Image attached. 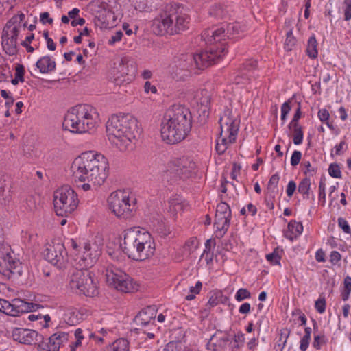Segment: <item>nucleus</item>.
Returning a JSON list of instances; mask_svg holds the SVG:
<instances>
[{"mask_svg":"<svg viewBox=\"0 0 351 351\" xmlns=\"http://www.w3.org/2000/svg\"><path fill=\"white\" fill-rule=\"evenodd\" d=\"M296 189V184L293 180H291L289 182L287 186V195L289 197H292Z\"/></svg>","mask_w":351,"mask_h":351,"instance_id":"nucleus-61","label":"nucleus"},{"mask_svg":"<svg viewBox=\"0 0 351 351\" xmlns=\"http://www.w3.org/2000/svg\"><path fill=\"white\" fill-rule=\"evenodd\" d=\"M97 281L88 269H73L69 278V286L78 293L88 297L98 294Z\"/></svg>","mask_w":351,"mask_h":351,"instance_id":"nucleus-7","label":"nucleus"},{"mask_svg":"<svg viewBox=\"0 0 351 351\" xmlns=\"http://www.w3.org/2000/svg\"><path fill=\"white\" fill-rule=\"evenodd\" d=\"M28 319L30 321H38L39 319H43L44 324L43 328H47L49 326L48 323L51 320L49 315H42L41 314H30L28 315Z\"/></svg>","mask_w":351,"mask_h":351,"instance_id":"nucleus-38","label":"nucleus"},{"mask_svg":"<svg viewBox=\"0 0 351 351\" xmlns=\"http://www.w3.org/2000/svg\"><path fill=\"white\" fill-rule=\"evenodd\" d=\"M225 47L215 49V47H207L199 53L182 55L176 58L169 66V73L176 81H184L196 70H204L221 58Z\"/></svg>","mask_w":351,"mask_h":351,"instance_id":"nucleus-3","label":"nucleus"},{"mask_svg":"<svg viewBox=\"0 0 351 351\" xmlns=\"http://www.w3.org/2000/svg\"><path fill=\"white\" fill-rule=\"evenodd\" d=\"M250 292L247 289L245 288L239 289L235 294V299L238 302H241L245 299L250 298Z\"/></svg>","mask_w":351,"mask_h":351,"instance_id":"nucleus-42","label":"nucleus"},{"mask_svg":"<svg viewBox=\"0 0 351 351\" xmlns=\"http://www.w3.org/2000/svg\"><path fill=\"white\" fill-rule=\"evenodd\" d=\"M67 253L63 243L53 242L45 250V258L52 265L62 268L64 266L67 260Z\"/></svg>","mask_w":351,"mask_h":351,"instance_id":"nucleus-17","label":"nucleus"},{"mask_svg":"<svg viewBox=\"0 0 351 351\" xmlns=\"http://www.w3.org/2000/svg\"><path fill=\"white\" fill-rule=\"evenodd\" d=\"M231 217L215 215L214 225L217 229V237L221 238L230 227Z\"/></svg>","mask_w":351,"mask_h":351,"instance_id":"nucleus-25","label":"nucleus"},{"mask_svg":"<svg viewBox=\"0 0 351 351\" xmlns=\"http://www.w3.org/2000/svg\"><path fill=\"white\" fill-rule=\"evenodd\" d=\"M123 36V32L121 31H117L114 33V34L112 35L110 38L108 40L109 45H114L117 42H119L121 40Z\"/></svg>","mask_w":351,"mask_h":351,"instance_id":"nucleus-58","label":"nucleus"},{"mask_svg":"<svg viewBox=\"0 0 351 351\" xmlns=\"http://www.w3.org/2000/svg\"><path fill=\"white\" fill-rule=\"evenodd\" d=\"M267 260L274 265H279L281 259L276 250H274L272 253L266 255Z\"/></svg>","mask_w":351,"mask_h":351,"instance_id":"nucleus-48","label":"nucleus"},{"mask_svg":"<svg viewBox=\"0 0 351 351\" xmlns=\"http://www.w3.org/2000/svg\"><path fill=\"white\" fill-rule=\"evenodd\" d=\"M311 339L307 337H304L300 340V349L302 351H306L308 347Z\"/></svg>","mask_w":351,"mask_h":351,"instance_id":"nucleus-64","label":"nucleus"},{"mask_svg":"<svg viewBox=\"0 0 351 351\" xmlns=\"http://www.w3.org/2000/svg\"><path fill=\"white\" fill-rule=\"evenodd\" d=\"M245 335L243 332H240L234 336V341L237 344L235 346L236 348H239L243 346L245 343Z\"/></svg>","mask_w":351,"mask_h":351,"instance_id":"nucleus-57","label":"nucleus"},{"mask_svg":"<svg viewBox=\"0 0 351 351\" xmlns=\"http://www.w3.org/2000/svg\"><path fill=\"white\" fill-rule=\"evenodd\" d=\"M291 110V106L289 105V101L285 102L281 106V119L285 121L287 119V116Z\"/></svg>","mask_w":351,"mask_h":351,"instance_id":"nucleus-53","label":"nucleus"},{"mask_svg":"<svg viewBox=\"0 0 351 351\" xmlns=\"http://www.w3.org/2000/svg\"><path fill=\"white\" fill-rule=\"evenodd\" d=\"M326 299L324 296H320L315 303V308L319 313H323L326 311Z\"/></svg>","mask_w":351,"mask_h":351,"instance_id":"nucleus-44","label":"nucleus"},{"mask_svg":"<svg viewBox=\"0 0 351 351\" xmlns=\"http://www.w3.org/2000/svg\"><path fill=\"white\" fill-rule=\"evenodd\" d=\"M257 66V61L254 60H249L244 62L242 65L243 71H250L254 70Z\"/></svg>","mask_w":351,"mask_h":351,"instance_id":"nucleus-50","label":"nucleus"},{"mask_svg":"<svg viewBox=\"0 0 351 351\" xmlns=\"http://www.w3.org/2000/svg\"><path fill=\"white\" fill-rule=\"evenodd\" d=\"M110 351H129V342L123 338L117 339L110 346Z\"/></svg>","mask_w":351,"mask_h":351,"instance_id":"nucleus-33","label":"nucleus"},{"mask_svg":"<svg viewBox=\"0 0 351 351\" xmlns=\"http://www.w3.org/2000/svg\"><path fill=\"white\" fill-rule=\"evenodd\" d=\"M120 246L130 258L138 261L149 258L155 252V243L152 235L136 227L123 232V241Z\"/></svg>","mask_w":351,"mask_h":351,"instance_id":"nucleus-5","label":"nucleus"},{"mask_svg":"<svg viewBox=\"0 0 351 351\" xmlns=\"http://www.w3.org/2000/svg\"><path fill=\"white\" fill-rule=\"evenodd\" d=\"M329 175L335 178H341V171L339 165L336 163L330 164L328 168Z\"/></svg>","mask_w":351,"mask_h":351,"instance_id":"nucleus-43","label":"nucleus"},{"mask_svg":"<svg viewBox=\"0 0 351 351\" xmlns=\"http://www.w3.org/2000/svg\"><path fill=\"white\" fill-rule=\"evenodd\" d=\"M95 109L87 104L71 108L64 116L63 128L74 133H85L93 129L98 119Z\"/></svg>","mask_w":351,"mask_h":351,"instance_id":"nucleus-6","label":"nucleus"},{"mask_svg":"<svg viewBox=\"0 0 351 351\" xmlns=\"http://www.w3.org/2000/svg\"><path fill=\"white\" fill-rule=\"evenodd\" d=\"M12 337L14 341L24 345H33L43 339V336L37 331L19 327L12 329Z\"/></svg>","mask_w":351,"mask_h":351,"instance_id":"nucleus-19","label":"nucleus"},{"mask_svg":"<svg viewBox=\"0 0 351 351\" xmlns=\"http://www.w3.org/2000/svg\"><path fill=\"white\" fill-rule=\"evenodd\" d=\"M222 295L220 293H213L209 298V300L208 302V304L211 307H214L217 306L221 299Z\"/></svg>","mask_w":351,"mask_h":351,"instance_id":"nucleus-51","label":"nucleus"},{"mask_svg":"<svg viewBox=\"0 0 351 351\" xmlns=\"http://www.w3.org/2000/svg\"><path fill=\"white\" fill-rule=\"evenodd\" d=\"M37 306L36 304L27 302L19 298H15L12 302L0 299V312L13 317L33 311Z\"/></svg>","mask_w":351,"mask_h":351,"instance_id":"nucleus-15","label":"nucleus"},{"mask_svg":"<svg viewBox=\"0 0 351 351\" xmlns=\"http://www.w3.org/2000/svg\"><path fill=\"white\" fill-rule=\"evenodd\" d=\"M168 9L170 19L172 20L170 25L172 26L173 35L186 29L189 23L188 16L183 13L176 4H168ZM170 28L171 29V27Z\"/></svg>","mask_w":351,"mask_h":351,"instance_id":"nucleus-18","label":"nucleus"},{"mask_svg":"<svg viewBox=\"0 0 351 351\" xmlns=\"http://www.w3.org/2000/svg\"><path fill=\"white\" fill-rule=\"evenodd\" d=\"M210 14L217 18H223L226 12L221 5L216 4L211 7Z\"/></svg>","mask_w":351,"mask_h":351,"instance_id":"nucleus-39","label":"nucleus"},{"mask_svg":"<svg viewBox=\"0 0 351 351\" xmlns=\"http://www.w3.org/2000/svg\"><path fill=\"white\" fill-rule=\"evenodd\" d=\"M5 180L0 178V204H5L6 199L5 197Z\"/></svg>","mask_w":351,"mask_h":351,"instance_id":"nucleus-59","label":"nucleus"},{"mask_svg":"<svg viewBox=\"0 0 351 351\" xmlns=\"http://www.w3.org/2000/svg\"><path fill=\"white\" fill-rule=\"evenodd\" d=\"M110 210L118 218L128 219L133 215L136 210V199L121 191L112 193L108 198Z\"/></svg>","mask_w":351,"mask_h":351,"instance_id":"nucleus-10","label":"nucleus"},{"mask_svg":"<svg viewBox=\"0 0 351 351\" xmlns=\"http://www.w3.org/2000/svg\"><path fill=\"white\" fill-rule=\"evenodd\" d=\"M25 68L23 64H17L15 68V77L11 80V83L16 86L19 82H24Z\"/></svg>","mask_w":351,"mask_h":351,"instance_id":"nucleus-35","label":"nucleus"},{"mask_svg":"<svg viewBox=\"0 0 351 351\" xmlns=\"http://www.w3.org/2000/svg\"><path fill=\"white\" fill-rule=\"evenodd\" d=\"M302 231V223L292 220L288 223V230L285 232V237L292 241L300 235Z\"/></svg>","mask_w":351,"mask_h":351,"instance_id":"nucleus-28","label":"nucleus"},{"mask_svg":"<svg viewBox=\"0 0 351 351\" xmlns=\"http://www.w3.org/2000/svg\"><path fill=\"white\" fill-rule=\"evenodd\" d=\"M168 5L161 10L158 15L152 21L151 29L154 34L158 36L173 35V29L170 24L172 20L168 12Z\"/></svg>","mask_w":351,"mask_h":351,"instance_id":"nucleus-16","label":"nucleus"},{"mask_svg":"<svg viewBox=\"0 0 351 351\" xmlns=\"http://www.w3.org/2000/svg\"><path fill=\"white\" fill-rule=\"evenodd\" d=\"M302 116V112H301V106L300 104H298V108L293 115V117L292 120L290 121L289 125H299L298 121L300 119Z\"/></svg>","mask_w":351,"mask_h":351,"instance_id":"nucleus-56","label":"nucleus"},{"mask_svg":"<svg viewBox=\"0 0 351 351\" xmlns=\"http://www.w3.org/2000/svg\"><path fill=\"white\" fill-rule=\"evenodd\" d=\"M338 225H339V228H341L345 233H347V234L350 233V226H349L348 221L345 219H343L342 217H339L338 219Z\"/></svg>","mask_w":351,"mask_h":351,"instance_id":"nucleus-55","label":"nucleus"},{"mask_svg":"<svg viewBox=\"0 0 351 351\" xmlns=\"http://www.w3.org/2000/svg\"><path fill=\"white\" fill-rule=\"evenodd\" d=\"M326 343V338L325 337L324 335H315L314 336V341L313 343V346L315 349L319 350L321 348V346Z\"/></svg>","mask_w":351,"mask_h":351,"instance_id":"nucleus-46","label":"nucleus"},{"mask_svg":"<svg viewBox=\"0 0 351 351\" xmlns=\"http://www.w3.org/2000/svg\"><path fill=\"white\" fill-rule=\"evenodd\" d=\"M249 82V77L246 75L244 71H241V75L235 77L234 82L237 84H245Z\"/></svg>","mask_w":351,"mask_h":351,"instance_id":"nucleus-52","label":"nucleus"},{"mask_svg":"<svg viewBox=\"0 0 351 351\" xmlns=\"http://www.w3.org/2000/svg\"><path fill=\"white\" fill-rule=\"evenodd\" d=\"M279 179L280 177L278 173L274 174L269 179L267 187L268 190L275 192L277 190Z\"/></svg>","mask_w":351,"mask_h":351,"instance_id":"nucleus-45","label":"nucleus"},{"mask_svg":"<svg viewBox=\"0 0 351 351\" xmlns=\"http://www.w3.org/2000/svg\"><path fill=\"white\" fill-rule=\"evenodd\" d=\"M195 163L188 157L175 159L169 164L166 178L171 183L186 180L195 174Z\"/></svg>","mask_w":351,"mask_h":351,"instance_id":"nucleus-12","label":"nucleus"},{"mask_svg":"<svg viewBox=\"0 0 351 351\" xmlns=\"http://www.w3.org/2000/svg\"><path fill=\"white\" fill-rule=\"evenodd\" d=\"M79 199L75 191L69 185L57 189L53 194V205L57 215L67 217L77 207Z\"/></svg>","mask_w":351,"mask_h":351,"instance_id":"nucleus-8","label":"nucleus"},{"mask_svg":"<svg viewBox=\"0 0 351 351\" xmlns=\"http://www.w3.org/2000/svg\"><path fill=\"white\" fill-rule=\"evenodd\" d=\"M25 17L23 13L13 16L3 29L1 45L3 51L9 56H14L17 53L18 36Z\"/></svg>","mask_w":351,"mask_h":351,"instance_id":"nucleus-9","label":"nucleus"},{"mask_svg":"<svg viewBox=\"0 0 351 351\" xmlns=\"http://www.w3.org/2000/svg\"><path fill=\"white\" fill-rule=\"evenodd\" d=\"M288 128L293 132V143L297 145H300L302 143L304 137L302 126L300 125H288Z\"/></svg>","mask_w":351,"mask_h":351,"instance_id":"nucleus-31","label":"nucleus"},{"mask_svg":"<svg viewBox=\"0 0 351 351\" xmlns=\"http://www.w3.org/2000/svg\"><path fill=\"white\" fill-rule=\"evenodd\" d=\"M36 69H39L41 73H49L56 69V63L49 56L41 57L36 63Z\"/></svg>","mask_w":351,"mask_h":351,"instance_id":"nucleus-26","label":"nucleus"},{"mask_svg":"<svg viewBox=\"0 0 351 351\" xmlns=\"http://www.w3.org/2000/svg\"><path fill=\"white\" fill-rule=\"evenodd\" d=\"M71 170L75 181L101 186L108 177V162L101 154L90 151L81 154L73 161Z\"/></svg>","mask_w":351,"mask_h":351,"instance_id":"nucleus-1","label":"nucleus"},{"mask_svg":"<svg viewBox=\"0 0 351 351\" xmlns=\"http://www.w3.org/2000/svg\"><path fill=\"white\" fill-rule=\"evenodd\" d=\"M341 256L337 251H332L330 255V261L332 264L335 265L341 260Z\"/></svg>","mask_w":351,"mask_h":351,"instance_id":"nucleus-62","label":"nucleus"},{"mask_svg":"<svg viewBox=\"0 0 351 351\" xmlns=\"http://www.w3.org/2000/svg\"><path fill=\"white\" fill-rule=\"evenodd\" d=\"M237 134L232 132H228L226 134L221 130L220 136L217 139V141L224 144L225 146L228 147L230 144L236 141Z\"/></svg>","mask_w":351,"mask_h":351,"instance_id":"nucleus-32","label":"nucleus"},{"mask_svg":"<svg viewBox=\"0 0 351 351\" xmlns=\"http://www.w3.org/2000/svg\"><path fill=\"white\" fill-rule=\"evenodd\" d=\"M304 166V173L306 176H313L316 172V168L313 167L309 161H304L302 163Z\"/></svg>","mask_w":351,"mask_h":351,"instance_id":"nucleus-47","label":"nucleus"},{"mask_svg":"<svg viewBox=\"0 0 351 351\" xmlns=\"http://www.w3.org/2000/svg\"><path fill=\"white\" fill-rule=\"evenodd\" d=\"M69 334L58 331L51 335L47 342L43 341L39 346L47 351H60L69 343Z\"/></svg>","mask_w":351,"mask_h":351,"instance_id":"nucleus-20","label":"nucleus"},{"mask_svg":"<svg viewBox=\"0 0 351 351\" xmlns=\"http://www.w3.org/2000/svg\"><path fill=\"white\" fill-rule=\"evenodd\" d=\"M318 117L322 122H325L328 121L330 117V114L328 110L326 108L320 109L318 112Z\"/></svg>","mask_w":351,"mask_h":351,"instance_id":"nucleus-60","label":"nucleus"},{"mask_svg":"<svg viewBox=\"0 0 351 351\" xmlns=\"http://www.w3.org/2000/svg\"><path fill=\"white\" fill-rule=\"evenodd\" d=\"M311 180L308 177L302 179L299 183L298 191L303 195L304 199L308 198Z\"/></svg>","mask_w":351,"mask_h":351,"instance_id":"nucleus-34","label":"nucleus"},{"mask_svg":"<svg viewBox=\"0 0 351 351\" xmlns=\"http://www.w3.org/2000/svg\"><path fill=\"white\" fill-rule=\"evenodd\" d=\"M157 232L162 237L170 236L172 232L171 227L163 222L158 224Z\"/></svg>","mask_w":351,"mask_h":351,"instance_id":"nucleus-40","label":"nucleus"},{"mask_svg":"<svg viewBox=\"0 0 351 351\" xmlns=\"http://www.w3.org/2000/svg\"><path fill=\"white\" fill-rule=\"evenodd\" d=\"M296 44V38L293 35L292 29L287 32V38L285 43V49L286 51H289L292 50L293 47Z\"/></svg>","mask_w":351,"mask_h":351,"instance_id":"nucleus-37","label":"nucleus"},{"mask_svg":"<svg viewBox=\"0 0 351 351\" xmlns=\"http://www.w3.org/2000/svg\"><path fill=\"white\" fill-rule=\"evenodd\" d=\"M100 254L101 251L98 249L97 246H94V249H93V247L89 243H85L84 252L81 258L84 267H92Z\"/></svg>","mask_w":351,"mask_h":351,"instance_id":"nucleus-23","label":"nucleus"},{"mask_svg":"<svg viewBox=\"0 0 351 351\" xmlns=\"http://www.w3.org/2000/svg\"><path fill=\"white\" fill-rule=\"evenodd\" d=\"M23 273L21 263L14 257L9 246L0 245V274L10 278L12 276H21Z\"/></svg>","mask_w":351,"mask_h":351,"instance_id":"nucleus-13","label":"nucleus"},{"mask_svg":"<svg viewBox=\"0 0 351 351\" xmlns=\"http://www.w3.org/2000/svg\"><path fill=\"white\" fill-rule=\"evenodd\" d=\"M241 31V27L237 23H230L227 25L226 29L223 27H213L204 31L202 34V39L209 47H215V49H220L221 47H226V45L221 43L226 36L230 37L236 34H239ZM226 51L225 48L224 52L221 57L224 56Z\"/></svg>","mask_w":351,"mask_h":351,"instance_id":"nucleus-11","label":"nucleus"},{"mask_svg":"<svg viewBox=\"0 0 351 351\" xmlns=\"http://www.w3.org/2000/svg\"><path fill=\"white\" fill-rule=\"evenodd\" d=\"M106 282L110 286L123 293H130L137 291L138 285L127 274L122 271L115 269H106Z\"/></svg>","mask_w":351,"mask_h":351,"instance_id":"nucleus-14","label":"nucleus"},{"mask_svg":"<svg viewBox=\"0 0 351 351\" xmlns=\"http://www.w3.org/2000/svg\"><path fill=\"white\" fill-rule=\"evenodd\" d=\"M109 141L121 152L133 149L141 130L138 120L130 114L112 115L106 123Z\"/></svg>","mask_w":351,"mask_h":351,"instance_id":"nucleus-2","label":"nucleus"},{"mask_svg":"<svg viewBox=\"0 0 351 351\" xmlns=\"http://www.w3.org/2000/svg\"><path fill=\"white\" fill-rule=\"evenodd\" d=\"M40 21L43 24H45L47 23L51 24L53 23V19L50 18L49 14L47 12H45L40 14Z\"/></svg>","mask_w":351,"mask_h":351,"instance_id":"nucleus-63","label":"nucleus"},{"mask_svg":"<svg viewBox=\"0 0 351 351\" xmlns=\"http://www.w3.org/2000/svg\"><path fill=\"white\" fill-rule=\"evenodd\" d=\"M344 5V19L349 21L351 19V0H343Z\"/></svg>","mask_w":351,"mask_h":351,"instance_id":"nucleus-49","label":"nucleus"},{"mask_svg":"<svg viewBox=\"0 0 351 351\" xmlns=\"http://www.w3.org/2000/svg\"><path fill=\"white\" fill-rule=\"evenodd\" d=\"M202 287V283L200 281L197 282L195 287H190V294L185 297L186 300H192L195 298V295L199 293Z\"/></svg>","mask_w":351,"mask_h":351,"instance_id":"nucleus-41","label":"nucleus"},{"mask_svg":"<svg viewBox=\"0 0 351 351\" xmlns=\"http://www.w3.org/2000/svg\"><path fill=\"white\" fill-rule=\"evenodd\" d=\"M219 123L223 132L226 134L228 132L238 133L239 123L230 109L227 108L224 110L223 116L219 120Z\"/></svg>","mask_w":351,"mask_h":351,"instance_id":"nucleus-21","label":"nucleus"},{"mask_svg":"<svg viewBox=\"0 0 351 351\" xmlns=\"http://www.w3.org/2000/svg\"><path fill=\"white\" fill-rule=\"evenodd\" d=\"M127 63L126 60L123 58L120 59L117 64L114 63L113 74L115 76L114 81L117 84L126 81L125 77L128 75L129 71ZM128 80H129L128 77Z\"/></svg>","mask_w":351,"mask_h":351,"instance_id":"nucleus-24","label":"nucleus"},{"mask_svg":"<svg viewBox=\"0 0 351 351\" xmlns=\"http://www.w3.org/2000/svg\"><path fill=\"white\" fill-rule=\"evenodd\" d=\"M192 115L189 109L180 104L171 106L161 123V136L169 144L181 142L191 130Z\"/></svg>","mask_w":351,"mask_h":351,"instance_id":"nucleus-4","label":"nucleus"},{"mask_svg":"<svg viewBox=\"0 0 351 351\" xmlns=\"http://www.w3.org/2000/svg\"><path fill=\"white\" fill-rule=\"evenodd\" d=\"M156 310L155 306H147L141 310L134 318L135 323L141 326L153 325L155 322Z\"/></svg>","mask_w":351,"mask_h":351,"instance_id":"nucleus-22","label":"nucleus"},{"mask_svg":"<svg viewBox=\"0 0 351 351\" xmlns=\"http://www.w3.org/2000/svg\"><path fill=\"white\" fill-rule=\"evenodd\" d=\"M184 202L181 196H172L169 200V212L174 217L184 209Z\"/></svg>","mask_w":351,"mask_h":351,"instance_id":"nucleus-29","label":"nucleus"},{"mask_svg":"<svg viewBox=\"0 0 351 351\" xmlns=\"http://www.w3.org/2000/svg\"><path fill=\"white\" fill-rule=\"evenodd\" d=\"M194 99L197 104H199L204 108L202 110L204 112L209 108L211 101V95L208 90L206 89L197 90L195 95Z\"/></svg>","mask_w":351,"mask_h":351,"instance_id":"nucleus-27","label":"nucleus"},{"mask_svg":"<svg viewBox=\"0 0 351 351\" xmlns=\"http://www.w3.org/2000/svg\"><path fill=\"white\" fill-rule=\"evenodd\" d=\"M302 158V153L300 151L295 150L291 157V165L292 166H296L299 164Z\"/></svg>","mask_w":351,"mask_h":351,"instance_id":"nucleus-54","label":"nucleus"},{"mask_svg":"<svg viewBox=\"0 0 351 351\" xmlns=\"http://www.w3.org/2000/svg\"><path fill=\"white\" fill-rule=\"evenodd\" d=\"M215 215L231 217V210L229 205L225 202H221L218 204L217 206Z\"/></svg>","mask_w":351,"mask_h":351,"instance_id":"nucleus-36","label":"nucleus"},{"mask_svg":"<svg viewBox=\"0 0 351 351\" xmlns=\"http://www.w3.org/2000/svg\"><path fill=\"white\" fill-rule=\"evenodd\" d=\"M306 53L312 59H315L318 56L317 42L315 35H312L308 40Z\"/></svg>","mask_w":351,"mask_h":351,"instance_id":"nucleus-30","label":"nucleus"}]
</instances>
